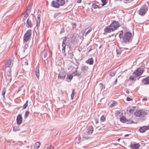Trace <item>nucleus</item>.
I'll return each mask as SVG.
<instances>
[{
    "mask_svg": "<svg viewBox=\"0 0 149 149\" xmlns=\"http://www.w3.org/2000/svg\"><path fill=\"white\" fill-rule=\"evenodd\" d=\"M5 73L8 77L11 76V69H5Z\"/></svg>",
    "mask_w": 149,
    "mask_h": 149,
    "instance_id": "obj_17",
    "label": "nucleus"
},
{
    "mask_svg": "<svg viewBox=\"0 0 149 149\" xmlns=\"http://www.w3.org/2000/svg\"><path fill=\"white\" fill-rule=\"evenodd\" d=\"M66 73L65 72L61 70L58 75V78L62 80H64L66 75Z\"/></svg>",
    "mask_w": 149,
    "mask_h": 149,
    "instance_id": "obj_8",
    "label": "nucleus"
},
{
    "mask_svg": "<svg viewBox=\"0 0 149 149\" xmlns=\"http://www.w3.org/2000/svg\"><path fill=\"white\" fill-rule=\"evenodd\" d=\"M72 24L73 26V28H75L76 26V24L74 23H72Z\"/></svg>",
    "mask_w": 149,
    "mask_h": 149,
    "instance_id": "obj_44",
    "label": "nucleus"
},
{
    "mask_svg": "<svg viewBox=\"0 0 149 149\" xmlns=\"http://www.w3.org/2000/svg\"><path fill=\"white\" fill-rule=\"evenodd\" d=\"M59 4V6H63L64 5L65 2L64 0H56Z\"/></svg>",
    "mask_w": 149,
    "mask_h": 149,
    "instance_id": "obj_19",
    "label": "nucleus"
},
{
    "mask_svg": "<svg viewBox=\"0 0 149 149\" xmlns=\"http://www.w3.org/2000/svg\"><path fill=\"white\" fill-rule=\"evenodd\" d=\"M104 31L105 33H110L112 31H113V29L110 26V25L107 26L104 29Z\"/></svg>",
    "mask_w": 149,
    "mask_h": 149,
    "instance_id": "obj_11",
    "label": "nucleus"
},
{
    "mask_svg": "<svg viewBox=\"0 0 149 149\" xmlns=\"http://www.w3.org/2000/svg\"><path fill=\"white\" fill-rule=\"evenodd\" d=\"M105 120V118L104 116H102L100 118V120L101 121L103 122Z\"/></svg>",
    "mask_w": 149,
    "mask_h": 149,
    "instance_id": "obj_42",
    "label": "nucleus"
},
{
    "mask_svg": "<svg viewBox=\"0 0 149 149\" xmlns=\"http://www.w3.org/2000/svg\"><path fill=\"white\" fill-rule=\"evenodd\" d=\"M140 145L139 143H134L131 144L129 146L132 149H138L140 147Z\"/></svg>",
    "mask_w": 149,
    "mask_h": 149,
    "instance_id": "obj_13",
    "label": "nucleus"
},
{
    "mask_svg": "<svg viewBox=\"0 0 149 149\" xmlns=\"http://www.w3.org/2000/svg\"><path fill=\"white\" fill-rule=\"evenodd\" d=\"M35 74L36 77L38 79H39V77L40 76V72L39 70V66H37L35 71Z\"/></svg>",
    "mask_w": 149,
    "mask_h": 149,
    "instance_id": "obj_14",
    "label": "nucleus"
},
{
    "mask_svg": "<svg viewBox=\"0 0 149 149\" xmlns=\"http://www.w3.org/2000/svg\"><path fill=\"white\" fill-rule=\"evenodd\" d=\"M31 34V30H29L24 35L23 37V41L24 43L27 42L28 40L30 39Z\"/></svg>",
    "mask_w": 149,
    "mask_h": 149,
    "instance_id": "obj_5",
    "label": "nucleus"
},
{
    "mask_svg": "<svg viewBox=\"0 0 149 149\" xmlns=\"http://www.w3.org/2000/svg\"><path fill=\"white\" fill-rule=\"evenodd\" d=\"M148 10V6L146 5L143 6L137 11L138 14L141 16H143Z\"/></svg>",
    "mask_w": 149,
    "mask_h": 149,
    "instance_id": "obj_4",
    "label": "nucleus"
},
{
    "mask_svg": "<svg viewBox=\"0 0 149 149\" xmlns=\"http://www.w3.org/2000/svg\"><path fill=\"white\" fill-rule=\"evenodd\" d=\"M20 130V129L19 127H14L13 129V131L14 132H16L18 131H19Z\"/></svg>",
    "mask_w": 149,
    "mask_h": 149,
    "instance_id": "obj_35",
    "label": "nucleus"
},
{
    "mask_svg": "<svg viewBox=\"0 0 149 149\" xmlns=\"http://www.w3.org/2000/svg\"><path fill=\"white\" fill-rule=\"evenodd\" d=\"M65 49L64 50H63V48L62 49V52L63 54L64 53H65Z\"/></svg>",
    "mask_w": 149,
    "mask_h": 149,
    "instance_id": "obj_54",
    "label": "nucleus"
},
{
    "mask_svg": "<svg viewBox=\"0 0 149 149\" xmlns=\"http://www.w3.org/2000/svg\"><path fill=\"white\" fill-rule=\"evenodd\" d=\"M72 91L71 95V97L72 100H73V99H74V93H75L74 89H72Z\"/></svg>",
    "mask_w": 149,
    "mask_h": 149,
    "instance_id": "obj_29",
    "label": "nucleus"
},
{
    "mask_svg": "<svg viewBox=\"0 0 149 149\" xmlns=\"http://www.w3.org/2000/svg\"><path fill=\"white\" fill-rule=\"evenodd\" d=\"M54 147L52 146H50L48 147L46 149H54Z\"/></svg>",
    "mask_w": 149,
    "mask_h": 149,
    "instance_id": "obj_47",
    "label": "nucleus"
},
{
    "mask_svg": "<svg viewBox=\"0 0 149 149\" xmlns=\"http://www.w3.org/2000/svg\"><path fill=\"white\" fill-rule=\"evenodd\" d=\"M88 68V66H83L81 67V70L82 71H84L87 70Z\"/></svg>",
    "mask_w": 149,
    "mask_h": 149,
    "instance_id": "obj_27",
    "label": "nucleus"
},
{
    "mask_svg": "<svg viewBox=\"0 0 149 149\" xmlns=\"http://www.w3.org/2000/svg\"><path fill=\"white\" fill-rule=\"evenodd\" d=\"M119 36V37L120 38H123V32L122 31H121V33H120Z\"/></svg>",
    "mask_w": 149,
    "mask_h": 149,
    "instance_id": "obj_39",
    "label": "nucleus"
},
{
    "mask_svg": "<svg viewBox=\"0 0 149 149\" xmlns=\"http://www.w3.org/2000/svg\"><path fill=\"white\" fill-rule=\"evenodd\" d=\"M40 14H38V16H37L38 19H40Z\"/></svg>",
    "mask_w": 149,
    "mask_h": 149,
    "instance_id": "obj_52",
    "label": "nucleus"
},
{
    "mask_svg": "<svg viewBox=\"0 0 149 149\" xmlns=\"http://www.w3.org/2000/svg\"><path fill=\"white\" fill-rule=\"evenodd\" d=\"M92 50V48H90L89 50L88 51V52H90V51H91Z\"/></svg>",
    "mask_w": 149,
    "mask_h": 149,
    "instance_id": "obj_57",
    "label": "nucleus"
},
{
    "mask_svg": "<svg viewBox=\"0 0 149 149\" xmlns=\"http://www.w3.org/2000/svg\"><path fill=\"white\" fill-rule=\"evenodd\" d=\"M101 1L102 3V6H104L107 4V1L106 0H101Z\"/></svg>",
    "mask_w": 149,
    "mask_h": 149,
    "instance_id": "obj_36",
    "label": "nucleus"
},
{
    "mask_svg": "<svg viewBox=\"0 0 149 149\" xmlns=\"http://www.w3.org/2000/svg\"><path fill=\"white\" fill-rule=\"evenodd\" d=\"M6 82L8 84H9L10 83L12 80L11 76L8 77H7L6 76Z\"/></svg>",
    "mask_w": 149,
    "mask_h": 149,
    "instance_id": "obj_26",
    "label": "nucleus"
},
{
    "mask_svg": "<svg viewBox=\"0 0 149 149\" xmlns=\"http://www.w3.org/2000/svg\"><path fill=\"white\" fill-rule=\"evenodd\" d=\"M6 91V88H3L2 92V95L3 96V98L5 97V95Z\"/></svg>",
    "mask_w": 149,
    "mask_h": 149,
    "instance_id": "obj_30",
    "label": "nucleus"
},
{
    "mask_svg": "<svg viewBox=\"0 0 149 149\" xmlns=\"http://www.w3.org/2000/svg\"><path fill=\"white\" fill-rule=\"evenodd\" d=\"M134 77H135L134 76H131L129 78V79H132V80H133L134 79Z\"/></svg>",
    "mask_w": 149,
    "mask_h": 149,
    "instance_id": "obj_48",
    "label": "nucleus"
},
{
    "mask_svg": "<svg viewBox=\"0 0 149 149\" xmlns=\"http://www.w3.org/2000/svg\"><path fill=\"white\" fill-rule=\"evenodd\" d=\"M135 107H129L127 110L128 111V112L130 114L133 113L134 111Z\"/></svg>",
    "mask_w": 149,
    "mask_h": 149,
    "instance_id": "obj_16",
    "label": "nucleus"
},
{
    "mask_svg": "<svg viewBox=\"0 0 149 149\" xmlns=\"http://www.w3.org/2000/svg\"><path fill=\"white\" fill-rule=\"evenodd\" d=\"M97 128H98V130H100L102 129L101 127L100 128V127H97Z\"/></svg>",
    "mask_w": 149,
    "mask_h": 149,
    "instance_id": "obj_63",
    "label": "nucleus"
},
{
    "mask_svg": "<svg viewBox=\"0 0 149 149\" xmlns=\"http://www.w3.org/2000/svg\"><path fill=\"white\" fill-rule=\"evenodd\" d=\"M28 47V45L27 44H25L24 46V48L25 49H26Z\"/></svg>",
    "mask_w": 149,
    "mask_h": 149,
    "instance_id": "obj_50",
    "label": "nucleus"
},
{
    "mask_svg": "<svg viewBox=\"0 0 149 149\" xmlns=\"http://www.w3.org/2000/svg\"><path fill=\"white\" fill-rule=\"evenodd\" d=\"M134 114L136 116L140 117L142 121L145 119V116L147 114L145 111L142 110H138L135 112Z\"/></svg>",
    "mask_w": 149,
    "mask_h": 149,
    "instance_id": "obj_2",
    "label": "nucleus"
},
{
    "mask_svg": "<svg viewBox=\"0 0 149 149\" xmlns=\"http://www.w3.org/2000/svg\"><path fill=\"white\" fill-rule=\"evenodd\" d=\"M77 69L76 70L74 71L73 73H72V74L75 76H79V74L78 73V72L77 71Z\"/></svg>",
    "mask_w": 149,
    "mask_h": 149,
    "instance_id": "obj_34",
    "label": "nucleus"
},
{
    "mask_svg": "<svg viewBox=\"0 0 149 149\" xmlns=\"http://www.w3.org/2000/svg\"><path fill=\"white\" fill-rule=\"evenodd\" d=\"M40 145V142L36 143L34 145V149H38Z\"/></svg>",
    "mask_w": 149,
    "mask_h": 149,
    "instance_id": "obj_21",
    "label": "nucleus"
},
{
    "mask_svg": "<svg viewBox=\"0 0 149 149\" xmlns=\"http://www.w3.org/2000/svg\"><path fill=\"white\" fill-rule=\"evenodd\" d=\"M52 3V6L55 8H58L60 7L59 4L57 1H53Z\"/></svg>",
    "mask_w": 149,
    "mask_h": 149,
    "instance_id": "obj_15",
    "label": "nucleus"
},
{
    "mask_svg": "<svg viewBox=\"0 0 149 149\" xmlns=\"http://www.w3.org/2000/svg\"><path fill=\"white\" fill-rule=\"evenodd\" d=\"M29 112L28 111H26L25 113V115L24 116V118L26 119V118H27L28 116H29Z\"/></svg>",
    "mask_w": 149,
    "mask_h": 149,
    "instance_id": "obj_31",
    "label": "nucleus"
},
{
    "mask_svg": "<svg viewBox=\"0 0 149 149\" xmlns=\"http://www.w3.org/2000/svg\"><path fill=\"white\" fill-rule=\"evenodd\" d=\"M116 50L117 54L118 55H120L123 50L122 49H121L120 48H116Z\"/></svg>",
    "mask_w": 149,
    "mask_h": 149,
    "instance_id": "obj_23",
    "label": "nucleus"
},
{
    "mask_svg": "<svg viewBox=\"0 0 149 149\" xmlns=\"http://www.w3.org/2000/svg\"><path fill=\"white\" fill-rule=\"evenodd\" d=\"M22 115L21 114H19L16 119L17 123L18 125H20L22 122Z\"/></svg>",
    "mask_w": 149,
    "mask_h": 149,
    "instance_id": "obj_10",
    "label": "nucleus"
},
{
    "mask_svg": "<svg viewBox=\"0 0 149 149\" xmlns=\"http://www.w3.org/2000/svg\"><path fill=\"white\" fill-rule=\"evenodd\" d=\"M115 102H112L110 105V107H113L114 106H115Z\"/></svg>",
    "mask_w": 149,
    "mask_h": 149,
    "instance_id": "obj_46",
    "label": "nucleus"
},
{
    "mask_svg": "<svg viewBox=\"0 0 149 149\" xmlns=\"http://www.w3.org/2000/svg\"><path fill=\"white\" fill-rule=\"evenodd\" d=\"M92 7L94 9H96L99 8L98 6L95 4H93L92 5Z\"/></svg>",
    "mask_w": 149,
    "mask_h": 149,
    "instance_id": "obj_38",
    "label": "nucleus"
},
{
    "mask_svg": "<svg viewBox=\"0 0 149 149\" xmlns=\"http://www.w3.org/2000/svg\"><path fill=\"white\" fill-rule=\"evenodd\" d=\"M90 130L87 132V134H88L91 135L93 132V127L92 126H90L89 127Z\"/></svg>",
    "mask_w": 149,
    "mask_h": 149,
    "instance_id": "obj_22",
    "label": "nucleus"
},
{
    "mask_svg": "<svg viewBox=\"0 0 149 149\" xmlns=\"http://www.w3.org/2000/svg\"><path fill=\"white\" fill-rule=\"evenodd\" d=\"M120 114V112L119 111H117L115 113V116H117Z\"/></svg>",
    "mask_w": 149,
    "mask_h": 149,
    "instance_id": "obj_40",
    "label": "nucleus"
},
{
    "mask_svg": "<svg viewBox=\"0 0 149 149\" xmlns=\"http://www.w3.org/2000/svg\"><path fill=\"white\" fill-rule=\"evenodd\" d=\"M73 76L72 74H69L68 75V78L70 80L72 79V78H73Z\"/></svg>",
    "mask_w": 149,
    "mask_h": 149,
    "instance_id": "obj_43",
    "label": "nucleus"
},
{
    "mask_svg": "<svg viewBox=\"0 0 149 149\" xmlns=\"http://www.w3.org/2000/svg\"><path fill=\"white\" fill-rule=\"evenodd\" d=\"M148 130H149V126H143L140 128L139 131L141 133H143Z\"/></svg>",
    "mask_w": 149,
    "mask_h": 149,
    "instance_id": "obj_9",
    "label": "nucleus"
},
{
    "mask_svg": "<svg viewBox=\"0 0 149 149\" xmlns=\"http://www.w3.org/2000/svg\"><path fill=\"white\" fill-rule=\"evenodd\" d=\"M40 19H37V25L36 26L37 28H38L40 26Z\"/></svg>",
    "mask_w": 149,
    "mask_h": 149,
    "instance_id": "obj_37",
    "label": "nucleus"
},
{
    "mask_svg": "<svg viewBox=\"0 0 149 149\" xmlns=\"http://www.w3.org/2000/svg\"><path fill=\"white\" fill-rule=\"evenodd\" d=\"M110 26L113 29V31L116 30L120 26V24L118 21H113L110 25Z\"/></svg>",
    "mask_w": 149,
    "mask_h": 149,
    "instance_id": "obj_6",
    "label": "nucleus"
},
{
    "mask_svg": "<svg viewBox=\"0 0 149 149\" xmlns=\"http://www.w3.org/2000/svg\"><path fill=\"white\" fill-rule=\"evenodd\" d=\"M33 24L32 23L31 21L28 18L26 21V26L28 28H31L33 27Z\"/></svg>",
    "mask_w": 149,
    "mask_h": 149,
    "instance_id": "obj_12",
    "label": "nucleus"
},
{
    "mask_svg": "<svg viewBox=\"0 0 149 149\" xmlns=\"http://www.w3.org/2000/svg\"><path fill=\"white\" fill-rule=\"evenodd\" d=\"M13 59V56L10 57L5 63V69H11L10 66H11V63Z\"/></svg>",
    "mask_w": 149,
    "mask_h": 149,
    "instance_id": "obj_7",
    "label": "nucleus"
},
{
    "mask_svg": "<svg viewBox=\"0 0 149 149\" xmlns=\"http://www.w3.org/2000/svg\"><path fill=\"white\" fill-rule=\"evenodd\" d=\"M47 55V52L45 53V54H44V57H45V58L46 57V56Z\"/></svg>",
    "mask_w": 149,
    "mask_h": 149,
    "instance_id": "obj_59",
    "label": "nucleus"
},
{
    "mask_svg": "<svg viewBox=\"0 0 149 149\" xmlns=\"http://www.w3.org/2000/svg\"><path fill=\"white\" fill-rule=\"evenodd\" d=\"M62 46V47H63V50H64L65 49V47L66 46V44L65 43V42L63 40V41Z\"/></svg>",
    "mask_w": 149,
    "mask_h": 149,
    "instance_id": "obj_32",
    "label": "nucleus"
},
{
    "mask_svg": "<svg viewBox=\"0 0 149 149\" xmlns=\"http://www.w3.org/2000/svg\"><path fill=\"white\" fill-rule=\"evenodd\" d=\"M144 71V68L142 67H141L137 68L136 71L133 72L132 75L135 78L138 77L142 74Z\"/></svg>",
    "mask_w": 149,
    "mask_h": 149,
    "instance_id": "obj_3",
    "label": "nucleus"
},
{
    "mask_svg": "<svg viewBox=\"0 0 149 149\" xmlns=\"http://www.w3.org/2000/svg\"><path fill=\"white\" fill-rule=\"evenodd\" d=\"M126 93L128 94L130 93V92L129 91H126Z\"/></svg>",
    "mask_w": 149,
    "mask_h": 149,
    "instance_id": "obj_64",
    "label": "nucleus"
},
{
    "mask_svg": "<svg viewBox=\"0 0 149 149\" xmlns=\"http://www.w3.org/2000/svg\"><path fill=\"white\" fill-rule=\"evenodd\" d=\"M132 39L131 33L127 31L123 35L122 42L126 43H129L132 42Z\"/></svg>",
    "mask_w": 149,
    "mask_h": 149,
    "instance_id": "obj_1",
    "label": "nucleus"
},
{
    "mask_svg": "<svg viewBox=\"0 0 149 149\" xmlns=\"http://www.w3.org/2000/svg\"><path fill=\"white\" fill-rule=\"evenodd\" d=\"M143 82L144 84H149V76H148L143 80Z\"/></svg>",
    "mask_w": 149,
    "mask_h": 149,
    "instance_id": "obj_18",
    "label": "nucleus"
},
{
    "mask_svg": "<svg viewBox=\"0 0 149 149\" xmlns=\"http://www.w3.org/2000/svg\"><path fill=\"white\" fill-rule=\"evenodd\" d=\"M83 138L86 139H90V137H86V136H84Z\"/></svg>",
    "mask_w": 149,
    "mask_h": 149,
    "instance_id": "obj_53",
    "label": "nucleus"
},
{
    "mask_svg": "<svg viewBox=\"0 0 149 149\" xmlns=\"http://www.w3.org/2000/svg\"><path fill=\"white\" fill-rule=\"evenodd\" d=\"M86 62L89 65H92L93 63V60L92 58H89L86 61Z\"/></svg>",
    "mask_w": 149,
    "mask_h": 149,
    "instance_id": "obj_20",
    "label": "nucleus"
},
{
    "mask_svg": "<svg viewBox=\"0 0 149 149\" xmlns=\"http://www.w3.org/2000/svg\"><path fill=\"white\" fill-rule=\"evenodd\" d=\"M126 119L125 117L123 116L120 118V121L123 123H125L126 122Z\"/></svg>",
    "mask_w": 149,
    "mask_h": 149,
    "instance_id": "obj_25",
    "label": "nucleus"
},
{
    "mask_svg": "<svg viewBox=\"0 0 149 149\" xmlns=\"http://www.w3.org/2000/svg\"><path fill=\"white\" fill-rule=\"evenodd\" d=\"M58 15V14L57 13H55L54 15V17H56L57 15Z\"/></svg>",
    "mask_w": 149,
    "mask_h": 149,
    "instance_id": "obj_62",
    "label": "nucleus"
},
{
    "mask_svg": "<svg viewBox=\"0 0 149 149\" xmlns=\"http://www.w3.org/2000/svg\"><path fill=\"white\" fill-rule=\"evenodd\" d=\"M95 123L96 124H97L98 123V119L97 118H95Z\"/></svg>",
    "mask_w": 149,
    "mask_h": 149,
    "instance_id": "obj_51",
    "label": "nucleus"
},
{
    "mask_svg": "<svg viewBox=\"0 0 149 149\" xmlns=\"http://www.w3.org/2000/svg\"><path fill=\"white\" fill-rule=\"evenodd\" d=\"M126 100L128 101H132L133 100L132 99L130 98L129 97H127L126 98Z\"/></svg>",
    "mask_w": 149,
    "mask_h": 149,
    "instance_id": "obj_45",
    "label": "nucleus"
},
{
    "mask_svg": "<svg viewBox=\"0 0 149 149\" xmlns=\"http://www.w3.org/2000/svg\"><path fill=\"white\" fill-rule=\"evenodd\" d=\"M28 100H27L26 102L25 103V104L23 106V109H25L26 107H27L28 106Z\"/></svg>",
    "mask_w": 149,
    "mask_h": 149,
    "instance_id": "obj_33",
    "label": "nucleus"
},
{
    "mask_svg": "<svg viewBox=\"0 0 149 149\" xmlns=\"http://www.w3.org/2000/svg\"><path fill=\"white\" fill-rule=\"evenodd\" d=\"M129 135H130V134H125V137H127V136H129Z\"/></svg>",
    "mask_w": 149,
    "mask_h": 149,
    "instance_id": "obj_61",
    "label": "nucleus"
},
{
    "mask_svg": "<svg viewBox=\"0 0 149 149\" xmlns=\"http://www.w3.org/2000/svg\"><path fill=\"white\" fill-rule=\"evenodd\" d=\"M30 12V10H29L28 11H27L25 15H24L23 18V19L24 21V20L26 19V18L28 17V16L29 15Z\"/></svg>",
    "mask_w": 149,
    "mask_h": 149,
    "instance_id": "obj_24",
    "label": "nucleus"
},
{
    "mask_svg": "<svg viewBox=\"0 0 149 149\" xmlns=\"http://www.w3.org/2000/svg\"><path fill=\"white\" fill-rule=\"evenodd\" d=\"M127 124H130L134 123V122L132 121L130 119H127L126 120L125 122Z\"/></svg>",
    "mask_w": 149,
    "mask_h": 149,
    "instance_id": "obj_28",
    "label": "nucleus"
},
{
    "mask_svg": "<svg viewBox=\"0 0 149 149\" xmlns=\"http://www.w3.org/2000/svg\"><path fill=\"white\" fill-rule=\"evenodd\" d=\"M116 74V72L115 71L111 72L110 73V75L111 76L113 77Z\"/></svg>",
    "mask_w": 149,
    "mask_h": 149,
    "instance_id": "obj_41",
    "label": "nucleus"
},
{
    "mask_svg": "<svg viewBox=\"0 0 149 149\" xmlns=\"http://www.w3.org/2000/svg\"><path fill=\"white\" fill-rule=\"evenodd\" d=\"M66 39H67L66 37H65L63 39V40L64 41L66 42Z\"/></svg>",
    "mask_w": 149,
    "mask_h": 149,
    "instance_id": "obj_58",
    "label": "nucleus"
},
{
    "mask_svg": "<svg viewBox=\"0 0 149 149\" xmlns=\"http://www.w3.org/2000/svg\"><path fill=\"white\" fill-rule=\"evenodd\" d=\"M117 79H116L115 81L114 84H116L117 83Z\"/></svg>",
    "mask_w": 149,
    "mask_h": 149,
    "instance_id": "obj_56",
    "label": "nucleus"
},
{
    "mask_svg": "<svg viewBox=\"0 0 149 149\" xmlns=\"http://www.w3.org/2000/svg\"><path fill=\"white\" fill-rule=\"evenodd\" d=\"M81 2V0H78L77 2L78 3H80Z\"/></svg>",
    "mask_w": 149,
    "mask_h": 149,
    "instance_id": "obj_55",
    "label": "nucleus"
},
{
    "mask_svg": "<svg viewBox=\"0 0 149 149\" xmlns=\"http://www.w3.org/2000/svg\"><path fill=\"white\" fill-rule=\"evenodd\" d=\"M92 28H90V29H89L87 31V33H90L91 31L92 30Z\"/></svg>",
    "mask_w": 149,
    "mask_h": 149,
    "instance_id": "obj_49",
    "label": "nucleus"
},
{
    "mask_svg": "<svg viewBox=\"0 0 149 149\" xmlns=\"http://www.w3.org/2000/svg\"><path fill=\"white\" fill-rule=\"evenodd\" d=\"M143 101H144V100H147V99L146 98H143Z\"/></svg>",
    "mask_w": 149,
    "mask_h": 149,
    "instance_id": "obj_60",
    "label": "nucleus"
}]
</instances>
